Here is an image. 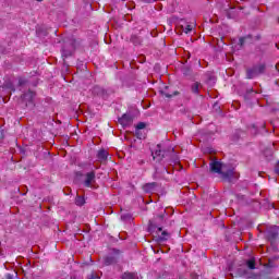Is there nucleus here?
<instances>
[{
  "label": "nucleus",
  "instance_id": "f257e3e1",
  "mask_svg": "<svg viewBox=\"0 0 279 279\" xmlns=\"http://www.w3.org/2000/svg\"><path fill=\"white\" fill-rule=\"evenodd\" d=\"M209 173L214 175H219L225 182H232L234 178V168L230 165H226L218 159H213L209 162Z\"/></svg>",
  "mask_w": 279,
  "mask_h": 279
},
{
  "label": "nucleus",
  "instance_id": "f03ea898",
  "mask_svg": "<svg viewBox=\"0 0 279 279\" xmlns=\"http://www.w3.org/2000/svg\"><path fill=\"white\" fill-rule=\"evenodd\" d=\"M61 51L63 58H70V56H73V53H75V39L64 41Z\"/></svg>",
  "mask_w": 279,
  "mask_h": 279
},
{
  "label": "nucleus",
  "instance_id": "7ed1b4c3",
  "mask_svg": "<svg viewBox=\"0 0 279 279\" xmlns=\"http://www.w3.org/2000/svg\"><path fill=\"white\" fill-rule=\"evenodd\" d=\"M34 97H36V93L28 90L22 95V101L26 108H34Z\"/></svg>",
  "mask_w": 279,
  "mask_h": 279
},
{
  "label": "nucleus",
  "instance_id": "20e7f679",
  "mask_svg": "<svg viewBox=\"0 0 279 279\" xmlns=\"http://www.w3.org/2000/svg\"><path fill=\"white\" fill-rule=\"evenodd\" d=\"M222 12L226 14L227 19H236V16H239V10L230 7V3L228 2L222 8Z\"/></svg>",
  "mask_w": 279,
  "mask_h": 279
},
{
  "label": "nucleus",
  "instance_id": "39448f33",
  "mask_svg": "<svg viewBox=\"0 0 279 279\" xmlns=\"http://www.w3.org/2000/svg\"><path fill=\"white\" fill-rule=\"evenodd\" d=\"M95 178H96L95 171L87 172L85 174V180L83 182L84 186L86 189H93V184H95Z\"/></svg>",
  "mask_w": 279,
  "mask_h": 279
},
{
  "label": "nucleus",
  "instance_id": "423d86ee",
  "mask_svg": "<svg viewBox=\"0 0 279 279\" xmlns=\"http://www.w3.org/2000/svg\"><path fill=\"white\" fill-rule=\"evenodd\" d=\"M132 114L130 113H124L120 119H119V123L121 125H123V128H128V125H132Z\"/></svg>",
  "mask_w": 279,
  "mask_h": 279
},
{
  "label": "nucleus",
  "instance_id": "0eeeda50",
  "mask_svg": "<svg viewBox=\"0 0 279 279\" xmlns=\"http://www.w3.org/2000/svg\"><path fill=\"white\" fill-rule=\"evenodd\" d=\"M265 71V66L259 65L258 68H254L252 70H247V77L248 80H253V77H256V75H259V73H263Z\"/></svg>",
  "mask_w": 279,
  "mask_h": 279
},
{
  "label": "nucleus",
  "instance_id": "6e6552de",
  "mask_svg": "<svg viewBox=\"0 0 279 279\" xmlns=\"http://www.w3.org/2000/svg\"><path fill=\"white\" fill-rule=\"evenodd\" d=\"M157 232H161V234H159L157 238V241L159 243H165V241H169V236H171V234H169V232L167 231H162V227H158Z\"/></svg>",
  "mask_w": 279,
  "mask_h": 279
},
{
  "label": "nucleus",
  "instance_id": "1a4fd4ad",
  "mask_svg": "<svg viewBox=\"0 0 279 279\" xmlns=\"http://www.w3.org/2000/svg\"><path fill=\"white\" fill-rule=\"evenodd\" d=\"M157 189H158L157 182L146 183L143 185L144 193H156Z\"/></svg>",
  "mask_w": 279,
  "mask_h": 279
},
{
  "label": "nucleus",
  "instance_id": "9d476101",
  "mask_svg": "<svg viewBox=\"0 0 279 279\" xmlns=\"http://www.w3.org/2000/svg\"><path fill=\"white\" fill-rule=\"evenodd\" d=\"M104 265L110 267V265H117V255L109 254L104 257Z\"/></svg>",
  "mask_w": 279,
  "mask_h": 279
},
{
  "label": "nucleus",
  "instance_id": "9b49d317",
  "mask_svg": "<svg viewBox=\"0 0 279 279\" xmlns=\"http://www.w3.org/2000/svg\"><path fill=\"white\" fill-rule=\"evenodd\" d=\"M244 44H245V37H240L238 39H234L232 43V49L234 51H239L243 47Z\"/></svg>",
  "mask_w": 279,
  "mask_h": 279
},
{
  "label": "nucleus",
  "instance_id": "f8f14e48",
  "mask_svg": "<svg viewBox=\"0 0 279 279\" xmlns=\"http://www.w3.org/2000/svg\"><path fill=\"white\" fill-rule=\"evenodd\" d=\"M97 159L99 160V162H106V160H108V153L106 151V149L98 150Z\"/></svg>",
  "mask_w": 279,
  "mask_h": 279
},
{
  "label": "nucleus",
  "instance_id": "ddd939ff",
  "mask_svg": "<svg viewBox=\"0 0 279 279\" xmlns=\"http://www.w3.org/2000/svg\"><path fill=\"white\" fill-rule=\"evenodd\" d=\"M153 158L154 160H156V158H159V161L165 158V154L160 149V145H157V149L153 153Z\"/></svg>",
  "mask_w": 279,
  "mask_h": 279
},
{
  "label": "nucleus",
  "instance_id": "4468645a",
  "mask_svg": "<svg viewBox=\"0 0 279 279\" xmlns=\"http://www.w3.org/2000/svg\"><path fill=\"white\" fill-rule=\"evenodd\" d=\"M121 279H138V276H136V274L134 272H124L121 276Z\"/></svg>",
  "mask_w": 279,
  "mask_h": 279
},
{
  "label": "nucleus",
  "instance_id": "2eb2a0df",
  "mask_svg": "<svg viewBox=\"0 0 279 279\" xmlns=\"http://www.w3.org/2000/svg\"><path fill=\"white\" fill-rule=\"evenodd\" d=\"M191 90L194 95H199V83H194L192 86H191Z\"/></svg>",
  "mask_w": 279,
  "mask_h": 279
},
{
  "label": "nucleus",
  "instance_id": "dca6fc26",
  "mask_svg": "<svg viewBox=\"0 0 279 279\" xmlns=\"http://www.w3.org/2000/svg\"><path fill=\"white\" fill-rule=\"evenodd\" d=\"M145 128H146L145 122H138L136 128H135V134H137V136H138V131L145 130Z\"/></svg>",
  "mask_w": 279,
  "mask_h": 279
},
{
  "label": "nucleus",
  "instance_id": "f3484780",
  "mask_svg": "<svg viewBox=\"0 0 279 279\" xmlns=\"http://www.w3.org/2000/svg\"><path fill=\"white\" fill-rule=\"evenodd\" d=\"M168 89H169V87H166L165 90H161V92H160L161 95H163V97H167L168 99H170V97H171L172 95H178V92H174L173 94H170L169 92H167Z\"/></svg>",
  "mask_w": 279,
  "mask_h": 279
},
{
  "label": "nucleus",
  "instance_id": "a211bd4d",
  "mask_svg": "<svg viewBox=\"0 0 279 279\" xmlns=\"http://www.w3.org/2000/svg\"><path fill=\"white\" fill-rule=\"evenodd\" d=\"M75 204L76 206H84V204H86V201L84 199L83 196H77L75 199Z\"/></svg>",
  "mask_w": 279,
  "mask_h": 279
},
{
  "label": "nucleus",
  "instance_id": "6ab92c4d",
  "mask_svg": "<svg viewBox=\"0 0 279 279\" xmlns=\"http://www.w3.org/2000/svg\"><path fill=\"white\" fill-rule=\"evenodd\" d=\"M236 274L238 276H245V266L243 264L236 269Z\"/></svg>",
  "mask_w": 279,
  "mask_h": 279
},
{
  "label": "nucleus",
  "instance_id": "aec40b11",
  "mask_svg": "<svg viewBox=\"0 0 279 279\" xmlns=\"http://www.w3.org/2000/svg\"><path fill=\"white\" fill-rule=\"evenodd\" d=\"M183 32L184 34H191V32H193V25L187 24L186 26L183 27Z\"/></svg>",
  "mask_w": 279,
  "mask_h": 279
},
{
  "label": "nucleus",
  "instance_id": "412c9836",
  "mask_svg": "<svg viewBox=\"0 0 279 279\" xmlns=\"http://www.w3.org/2000/svg\"><path fill=\"white\" fill-rule=\"evenodd\" d=\"M246 266L248 267V269H254V268H255V266H254V259L247 260V262H246Z\"/></svg>",
  "mask_w": 279,
  "mask_h": 279
},
{
  "label": "nucleus",
  "instance_id": "4be33fe9",
  "mask_svg": "<svg viewBox=\"0 0 279 279\" xmlns=\"http://www.w3.org/2000/svg\"><path fill=\"white\" fill-rule=\"evenodd\" d=\"M25 84H27V80L19 78V86H25Z\"/></svg>",
  "mask_w": 279,
  "mask_h": 279
},
{
  "label": "nucleus",
  "instance_id": "5701e85b",
  "mask_svg": "<svg viewBox=\"0 0 279 279\" xmlns=\"http://www.w3.org/2000/svg\"><path fill=\"white\" fill-rule=\"evenodd\" d=\"M135 135L137 136V138H140V141H142V138H145V135H143L141 130L138 131V134H135Z\"/></svg>",
  "mask_w": 279,
  "mask_h": 279
},
{
  "label": "nucleus",
  "instance_id": "b1692460",
  "mask_svg": "<svg viewBox=\"0 0 279 279\" xmlns=\"http://www.w3.org/2000/svg\"><path fill=\"white\" fill-rule=\"evenodd\" d=\"M89 279H99V276H97L95 272H92L89 275Z\"/></svg>",
  "mask_w": 279,
  "mask_h": 279
},
{
  "label": "nucleus",
  "instance_id": "393cba45",
  "mask_svg": "<svg viewBox=\"0 0 279 279\" xmlns=\"http://www.w3.org/2000/svg\"><path fill=\"white\" fill-rule=\"evenodd\" d=\"M144 3H154L156 0H143Z\"/></svg>",
  "mask_w": 279,
  "mask_h": 279
},
{
  "label": "nucleus",
  "instance_id": "a878e982",
  "mask_svg": "<svg viewBox=\"0 0 279 279\" xmlns=\"http://www.w3.org/2000/svg\"><path fill=\"white\" fill-rule=\"evenodd\" d=\"M157 219H159V221H162V219H165V216H163V215H159V216L157 217Z\"/></svg>",
  "mask_w": 279,
  "mask_h": 279
},
{
  "label": "nucleus",
  "instance_id": "bb28decb",
  "mask_svg": "<svg viewBox=\"0 0 279 279\" xmlns=\"http://www.w3.org/2000/svg\"><path fill=\"white\" fill-rule=\"evenodd\" d=\"M133 43H134V45H141V40H138V39H136V40L133 39Z\"/></svg>",
  "mask_w": 279,
  "mask_h": 279
},
{
  "label": "nucleus",
  "instance_id": "cd10ccee",
  "mask_svg": "<svg viewBox=\"0 0 279 279\" xmlns=\"http://www.w3.org/2000/svg\"><path fill=\"white\" fill-rule=\"evenodd\" d=\"M276 173L279 175V163H278V166L276 167Z\"/></svg>",
  "mask_w": 279,
  "mask_h": 279
},
{
  "label": "nucleus",
  "instance_id": "c85d7f7f",
  "mask_svg": "<svg viewBox=\"0 0 279 279\" xmlns=\"http://www.w3.org/2000/svg\"><path fill=\"white\" fill-rule=\"evenodd\" d=\"M149 226H150V228H154V222H150Z\"/></svg>",
  "mask_w": 279,
  "mask_h": 279
},
{
  "label": "nucleus",
  "instance_id": "c756f323",
  "mask_svg": "<svg viewBox=\"0 0 279 279\" xmlns=\"http://www.w3.org/2000/svg\"><path fill=\"white\" fill-rule=\"evenodd\" d=\"M210 80H211L213 82H215V77H211Z\"/></svg>",
  "mask_w": 279,
  "mask_h": 279
},
{
  "label": "nucleus",
  "instance_id": "7c9ffc66",
  "mask_svg": "<svg viewBox=\"0 0 279 279\" xmlns=\"http://www.w3.org/2000/svg\"><path fill=\"white\" fill-rule=\"evenodd\" d=\"M193 279H197V278L193 277Z\"/></svg>",
  "mask_w": 279,
  "mask_h": 279
}]
</instances>
